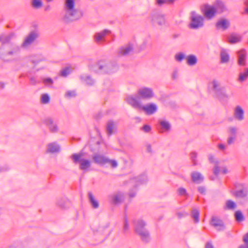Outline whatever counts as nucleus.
<instances>
[{
  "label": "nucleus",
  "mask_w": 248,
  "mask_h": 248,
  "mask_svg": "<svg viewBox=\"0 0 248 248\" xmlns=\"http://www.w3.org/2000/svg\"><path fill=\"white\" fill-rule=\"evenodd\" d=\"M133 50V45L128 44L121 47L118 51V54L120 56H127L131 53Z\"/></svg>",
  "instance_id": "obj_17"
},
{
  "label": "nucleus",
  "mask_w": 248,
  "mask_h": 248,
  "mask_svg": "<svg viewBox=\"0 0 248 248\" xmlns=\"http://www.w3.org/2000/svg\"><path fill=\"white\" fill-rule=\"evenodd\" d=\"M191 217L194 219L195 223L199 221V212L197 209H193L191 212Z\"/></svg>",
  "instance_id": "obj_36"
},
{
  "label": "nucleus",
  "mask_w": 248,
  "mask_h": 248,
  "mask_svg": "<svg viewBox=\"0 0 248 248\" xmlns=\"http://www.w3.org/2000/svg\"><path fill=\"white\" fill-rule=\"evenodd\" d=\"M106 164H109L112 168H116L118 166V163L115 160L110 159L108 157L107 158Z\"/></svg>",
  "instance_id": "obj_42"
},
{
  "label": "nucleus",
  "mask_w": 248,
  "mask_h": 248,
  "mask_svg": "<svg viewBox=\"0 0 248 248\" xmlns=\"http://www.w3.org/2000/svg\"><path fill=\"white\" fill-rule=\"evenodd\" d=\"M50 100V97L47 93H44L42 94L41 101L42 104H47L49 103Z\"/></svg>",
  "instance_id": "obj_37"
},
{
  "label": "nucleus",
  "mask_w": 248,
  "mask_h": 248,
  "mask_svg": "<svg viewBox=\"0 0 248 248\" xmlns=\"http://www.w3.org/2000/svg\"><path fill=\"white\" fill-rule=\"evenodd\" d=\"M134 230L136 234L140 236L144 243H148L150 240L149 231L145 228L146 223L142 219L134 221Z\"/></svg>",
  "instance_id": "obj_2"
},
{
  "label": "nucleus",
  "mask_w": 248,
  "mask_h": 248,
  "mask_svg": "<svg viewBox=\"0 0 248 248\" xmlns=\"http://www.w3.org/2000/svg\"><path fill=\"white\" fill-rule=\"evenodd\" d=\"M243 241L245 245H248V232L243 236Z\"/></svg>",
  "instance_id": "obj_57"
},
{
  "label": "nucleus",
  "mask_w": 248,
  "mask_h": 248,
  "mask_svg": "<svg viewBox=\"0 0 248 248\" xmlns=\"http://www.w3.org/2000/svg\"><path fill=\"white\" fill-rule=\"evenodd\" d=\"M76 95V93L74 91H68L65 94V96L68 98L75 97Z\"/></svg>",
  "instance_id": "obj_48"
},
{
  "label": "nucleus",
  "mask_w": 248,
  "mask_h": 248,
  "mask_svg": "<svg viewBox=\"0 0 248 248\" xmlns=\"http://www.w3.org/2000/svg\"><path fill=\"white\" fill-rule=\"evenodd\" d=\"M103 38L104 37L103 36H102L100 32H97L94 35V41L97 43H100L102 40Z\"/></svg>",
  "instance_id": "obj_44"
},
{
  "label": "nucleus",
  "mask_w": 248,
  "mask_h": 248,
  "mask_svg": "<svg viewBox=\"0 0 248 248\" xmlns=\"http://www.w3.org/2000/svg\"><path fill=\"white\" fill-rule=\"evenodd\" d=\"M46 60V58L42 54H35L28 57L26 59V61L31 62L33 64V67H35L39 62L45 61Z\"/></svg>",
  "instance_id": "obj_13"
},
{
  "label": "nucleus",
  "mask_w": 248,
  "mask_h": 248,
  "mask_svg": "<svg viewBox=\"0 0 248 248\" xmlns=\"http://www.w3.org/2000/svg\"><path fill=\"white\" fill-rule=\"evenodd\" d=\"M186 63L189 66L195 65L198 62L197 57L193 54H190L186 57Z\"/></svg>",
  "instance_id": "obj_27"
},
{
  "label": "nucleus",
  "mask_w": 248,
  "mask_h": 248,
  "mask_svg": "<svg viewBox=\"0 0 248 248\" xmlns=\"http://www.w3.org/2000/svg\"><path fill=\"white\" fill-rule=\"evenodd\" d=\"M220 62L222 63H227L230 60V56L226 49L222 48L220 53Z\"/></svg>",
  "instance_id": "obj_25"
},
{
  "label": "nucleus",
  "mask_w": 248,
  "mask_h": 248,
  "mask_svg": "<svg viewBox=\"0 0 248 248\" xmlns=\"http://www.w3.org/2000/svg\"><path fill=\"white\" fill-rule=\"evenodd\" d=\"M226 208L229 210H233L236 207V203L232 200H228L226 202Z\"/></svg>",
  "instance_id": "obj_38"
},
{
  "label": "nucleus",
  "mask_w": 248,
  "mask_h": 248,
  "mask_svg": "<svg viewBox=\"0 0 248 248\" xmlns=\"http://www.w3.org/2000/svg\"><path fill=\"white\" fill-rule=\"evenodd\" d=\"M21 47V46L16 43L8 44L4 53V55L10 57L16 56L20 52Z\"/></svg>",
  "instance_id": "obj_9"
},
{
  "label": "nucleus",
  "mask_w": 248,
  "mask_h": 248,
  "mask_svg": "<svg viewBox=\"0 0 248 248\" xmlns=\"http://www.w3.org/2000/svg\"><path fill=\"white\" fill-rule=\"evenodd\" d=\"M138 95L142 99H150L154 96V92L151 88L142 87L139 89Z\"/></svg>",
  "instance_id": "obj_11"
},
{
  "label": "nucleus",
  "mask_w": 248,
  "mask_h": 248,
  "mask_svg": "<svg viewBox=\"0 0 248 248\" xmlns=\"http://www.w3.org/2000/svg\"><path fill=\"white\" fill-rule=\"evenodd\" d=\"M248 195V191L246 189L236 190L233 193V195L236 198H244Z\"/></svg>",
  "instance_id": "obj_30"
},
{
  "label": "nucleus",
  "mask_w": 248,
  "mask_h": 248,
  "mask_svg": "<svg viewBox=\"0 0 248 248\" xmlns=\"http://www.w3.org/2000/svg\"><path fill=\"white\" fill-rule=\"evenodd\" d=\"M150 23L153 27H162L165 25L166 19L164 14L159 11H153L149 17Z\"/></svg>",
  "instance_id": "obj_3"
},
{
  "label": "nucleus",
  "mask_w": 248,
  "mask_h": 248,
  "mask_svg": "<svg viewBox=\"0 0 248 248\" xmlns=\"http://www.w3.org/2000/svg\"><path fill=\"white\" fill-rule=\"evenodd\" d=\"M14 33H10L9 34H2L0 35V42L2 44H9L11 40L15 37Z\"/></svg>",
  "instance_id": "obj_23"
},
{
  "label": "nucleus",
  "mask_w": 248,
  "mask_h": 248,
  "mask_svg": "<svg viewBox=\"0 0 248 248\" xmlns=\"http://www.w3.org/2000/svg\"><path fill=\"white\" fill-rule=\"evenodd\" d=\"M128 224L127 219L126 217H125L124 229V231H125L127 230H128Z\"/></svg>",
  "instance_id": "obj_60"
},
{
  "label": "nucleus",
  "mask_w": 248,
  "mask_h": 248,
  "mask_svg": "<svg viewBox=\"0 0 248 248\" xmlns=\"http://www.w3.org/2000/svg\"><path fill=\"white\" fill-rule=\"evenodd\" d=\"M235 219L238 222H241L244 220V217L240 211H237L234 214Z\"/></svg>",
  "instance_id": "obj_40"
},
{
  "label": "nucleus",
  "mask_w": 248,
  "mask_h": 248,
  "mask_svg": "<svg viewBox=\"0 0 248 248\" xmlns=\"http://www.w3.org/2000/svg\"><path fill=\"white\" fill-rule=\"evenodd\" d=\"M112 202L115 204H117L121 202V200L119 195H116L112 197Z\"/></svg>",
  "instance_id": "obj_49"
},
{
  "label": "nucleus",
  "mask_w": 248,
  "mask_h": 248,
  "mask_svg": "<svg viewBox=\"0 0 248 248\" xmlns=\"http://www.w3.org/2000/svg\"><path fill=\"white\" fill-rule=\"evenodd\" d=\"M205 248H214L212 243L210 242H207L205 245Z\"/></svg>",
  "instance_id": "obj_61"
},
{
  "label": "nucleus",
  "mask_w": 248,
  "mask_h": 248,
  "mask_svg": "<svg viewBox=\"0 0 248 248\" xmlns=\"http://www.w3.org/2000/svg\"><path fill=\"white\" fill-rule=\"evenodd\" d=\"M31 5L35 9L41 8L43 6V2L42 0H31Z\"/></svg>",
  "instance_id": "obj_32"
},
{
  "label": "nucleus",
  "mask_w": 248,
  "mask_h": 248,
  "mask_svg": "<svg viewBox=\"0 0 248 248\" xmlns=\"http://www.w3.org/2000/svg\"><path fill=\"white\" fill-rule=\"evenodd\" d=\"M248 78V68L246 69L245 72H241L239 74L238 81L240 82H242L246 80Z\"/></svg>",
  "instance_id": "obj_35"
},
{
  "label": "nucleus",
  "mask_w": 248,
  "mask_h": 248,
  "mask_svg": "<svg viewBox=\"0 0 248 248\" xmlns=\"http://www.w3.org/2000/svg\"><path fill=\"white\" fill-rule=\"evenodd\" d=\"M236 137L234 136H229L227 139V143L228 145L233 144L235 140Z\"/></svg>",
  "instance_id": "obj_51"
},
{
  "label": "nucleus",
  "mask_w": 248,
  "mask_h": 248,
  "mask_svg": "<svg viewBox=\"0 0 248 248\" xmlns=\"http://www.w3.org/2000/svg\"><path fill=\"white\" fill-rule=\"evenodd\" d=\"M208 159L210 163L215 164L216 162H219L214 157V156L211 154L208 155Z\"/></svg>",
  "instance_id": "obj_52"
},
{
  "label": "nucleus",
  "mask_w": 248,
  "mask_h": 248,
  "mask_svg": "<svg viewBox=\"0 0 248 248\" xmlns=\"http://www.w3.org/2000/svg\"><path fill=\"white\" fill-rule=\"evenodd\" d=\"M88 197L90 203L91 204L93 208L97 209L99 207V204L97 201H96L93 193L91 192H88Z\"/></svg>",
  "instance_id": "obj_29"
},
{
  "label": "nucleus",
  "mask_w": 248,
  "mask_h": 248,
  "mask_svg": "<svg viewBox=\"0 0 248 248\" xmlns=\"http://www.w3.org/2000/svg\"><path fill=\"white\" fill-rule=\"evenodd\" d=\"M230 22L226 19H220L216 24V27L218 30H226L230 26Z\"/></svg>",
  "instance_id": "obj_18"
},
{
  "label": "nucleus",
  "mask_w": 248,
  "mask_h": 248,
  "mask_svg": "<svg viewBox=\"0 0 248 248\" xmlns=\"http://www.w3.org/2000/svg\"><path fill=\"white\" fill-rule=\"evenodd\" d=\"M107 132L108 136L113 134L114 130L115 129V124L113 121H109L107 124Z\"/></svg>",
  "instance_id": "obj_28"
},
{
  "label": "nucleus",
  "mask_w": 248,
  "mask_h": 248,
  "mask_svg": "<svg viewBox=\"0 0 248 248\" xmlns=\"http://www.w3.org/2000/svg\"><path fill=\"white\" fill-rule=\"evenodd\" d=\"M175 58L177 61L180 62L185 58V55L183 53L180 52L175 55Z\"/></svg>",
  "instance_id": "obj_47"
},
{
  "label": "nucleus",
  "mask_w": 248,
  "mask_h": 248,
  "mask_svg": "<svg viewBox=\"0 0 248 248\" xmlns=\"http://www.w3.org/2000/svg\"><path fill=\"white\" fill-rule=\"evenodd\" d=\"M61 146L56 141L48 143L46 145L45 153L46 154L56 155L61 152Z\"/></svg>",
  "instance_id": "obj_10"
},
{
  "label": "nucleus",
  "mask_w": 248,
  "mask_h": 248,
  "mask_svg": "<svg viewBox=\"0 0 248 248\" xmlns=\"http://www.w3.org/2000/svg\"><path fill=\"white\" fill-rule=\"evenodd\" d=\"M214 96L221 102L226 101L230 97L225 87H220L218 81L214 80L212 82Z\"/></svg>",
  "instance_id": "obj_4"
},
{
  "label": "nucleus",
  "mask_w": 248,
  "mask_h": 248,
  "mask_svg": "<svg viewBox=\"0 0 248 248\" xmlns=\"http://www.w3.org/2000/svg\"><path fill=\"white\" fill-rule=\"evenodd\" d=\"M178 194L180 196H186L187 195L186 189L183 187H180L178 189Z\"/></svg>",
  "instance_id": "obj_50"
},
{
  "label": "nucleus",
  "mask_w": 248,
  "mask_h": 248,
  "mask_svg": "<svg viewBox=\"0 0 248 248\" xmlns=\"http://www.w3.org/2000/svg\"><path fill=\"white\" fill-rule=\"evenodd\" d=\"M79 78L82 83H84L88 86L93 85L95 83L94 80L90 76L88 75H81L80 76Z\"/></svg>",
  "instance_id": "obj_24"
},
{
  "label": "nucleus",
  "mask_w": 248,
  "mask_h": 248,
  "mask_svg": "<svg viewBox=\"0 0 248 248\" xmlns=\"http://www.w3.org/2000/svg\"><path fill=\"white\" fill-rule=\"evenodd\" d=\"M188 215V213L184 212H178L177 213V216L179 218H181L182 217H185Z\"/></svg>",
  "instance_id": "obj_55"
},
{
  "label": "nucleus",
  "mask_w": 248,
  "mask_h": 248,
  "mask_svg": "<svg viewBox=\"0 0 248 248\" xmlns=\"http://www.w3.org/2000/svg\"><path fill=\"white\" fill-rule=\"evenodd\" d=\"M160 125L162 128L166 131H168L170 128V123L166 121H161L159 122Z\"/></svg>",
  "instance_id": "obj_39"
},
{
  "label": "nucleus",
  "mask_w": 248,
  "mask_h": 248,
  "mask_svg": "<svg viewBox=\"0 0 248 248\" xmlns=\"http://www.w3.org/2000/svg\"><path fill=\"white\" fill-rule=\"evenodd\" d=\"M146 150H147V151L148 153H152V147H151V145L150 144H148L147 145V146H146Z\"/></svg>",
  "instance_id": "obj_62"
},
{
  "label": "nucleus",
  "mask_w": 248,
  "mask_h": 248,
  "mask_svg": "<svg viewBox=\"0 0 248 248\" xmlns=\"http://www.w3.org/2000/svg\"><path fill=\"white\" fill-rule=\"evenodd\" d=\"M197 157V154L196 152H192L191 153V158L193 162H194V165H196V159Z\"/></svg>",
  "instance_id": "obj_54"
},
{
  "label": "nucleus",
  "mask_w": 248,
  "mask_h": 248,
  "mask_svg": "<svg viewBox=\"0 0 248 248\" xmlns=\"http://www.w3.org/2000/svg\"><path fill=\"white\" fill-rule=\"evenodd\" d=\"M141 129L144 132L148 133L151 130V128L149 125L145 124L141 128Z\"/></svg>",
  "instance_id": "obj_53"
},
{
  "label": "nucleus",
  "mask_w": 248,
  "mask_h": 248,
  "mask_svg": "<svg viewBox=\"0 0 248 248\" xmlns=\"http://www.w3.org/2000/svg\"><path fill=\"white\" fill-rule=\"evenodd\" d=\"M191 178L192 182L197 184L201 183L204 180L203 175L198 171H193L191 173Z\"/></svg>",
  "instance_id": "obj_21"
},
{
  "label": "nucleus",
  "mask_w": 248,
  "mask_h": 248,
  "mask_svg": "<svg viewBox=\"0 0 248 248\" xmlns=\"http://www.w3.org/2000/svg\"><path fill=\"white\" fill-rule=\"evenodd\" d=\"M135 181L139 184H143L147 182V177L146 175L143 174L134 179Z\"/></svg>",
  "instance_id": "obj_34"
},
{
  "label": "nucleus",
  "mask_w": 248,
  "mask_h": 248,
  "mask_svg": "<svg viewBox=\"0 0 248 248\" xmlns=\"http://www.w3.org/2000/svg\"><path fill=\"white\" fill-rule=\"evenodd\" d=\"M234 117L235 119L239 121H242L244 119V112L240 106H237L234 111Z\"/></svg>",
  "instance_id": "obj_22"
},
{
  "label": "nucleus",
  "mask_w": 248,
  "mask_h": 248,
  "mask_svg": "<svg viewBox=\"0 0 248 248\" xmlns=\"http://www.w3.org/2000/svg\"><path fill=\"white\" fill-rule=\"evenodd\" d=\"M43 83L46 86H50L53 83L52 79L50 78H42Z\"/></svg>",
  "instance_id": "obj_43"
},
{
  "label": "nucleus",
  "mask_w": 248,
  "mask_h": 248,
  "mask_svg": "<svg viewBox=\"0 0 248 248\" xmlns=\"http://www.w3.org/2000/svg\"><path fill=\"white\" fill-rule=\"evenodd\" d=\"M82 153L75 154L72 155V159L75 163L80 162L79 168L81 170H86L91 167V162L90 160L81 158Z\"/></svg>",
  "instance_id": "obj_7"
},
{
  "label": "nucleus",
  "mask_w": 248,
  "mask_h": 248,
  "mask_svg": "<svg viewBox=\"0 0 248 248\" xmlns=\"http://www.w3.org/2000/svg\"><path fill=\"white\" fill-rule=\"evenodd\" d=\"M167 3V2L165 0H156V4L158 6H162L163 4Z\"/></svg>",
  "instance_id": "obj_58"
},
{
  "label": "nucleus",
  "mask_w": 248,
  "mask_h": 248,
  "mask_svg": "<svg viewBox=\"0 0 248 248\" xmlns=\"http://www.w3.org/2000/svg\"><path fill=\"white\" fill-rule=\"evenodd\" d=\"M238 63L241 66L246 64V52L245 50H241L238 52Z\"/></svg>",
  "instance_id": "obj_26"
},
{
  "label": "nucleus",
  "mask_w": 248,
  "mask_h": 248,
  "mask_svg": "<svg viewBox=\"0 0 248 248\" xmlns=\"http://www.w3.org/2000/svg\"><path fill=\"white\" fill-rule=\"evenodd\" d=\"M74 70V68L70 65L65 66L63 68V77H66L70 75Z\"/></svg>",
  "instance_id": "obj_33"
},
{
  "label": "nucleus",
  "mask_w": 248,
  "mask_h": 248,
  "mask_svg": "<svg viewBox=\"0 0 248 248\" xmlns=\"http://www.w3.org/2000/svg\"><path fill=\"white\" fill-rule=\"evenodd\" d=\"M129 195L130 198H133L135 196L136 193L133 191H130L129 192Z\"/></svg>",
  "instance_id": "obj_63"
},
{
  "label": "nucleus",
  "mask_w": 248,
  "mask_h": 248,
  "mask_svg": "<svg viewBox=\"0 0 248 248\" xmlns=\"http://www.w3.org/2000/svg\"><path fill=\"white\" fill-rule=\"evenodd\" d=\"M198 191L201 193L202 194H205L206 189L205 187L203 186H200L198 188Z\"/></svg>",
  "instance_id": "obj_56"
},
{
  "label": "nucleus",
  "mask_w": 248,
  "mask_h": 248,
  "mask_svg": "<svg viewBox=\"0 0 248 248\" xmlns=\"http://www.w3.org/2000/svg\"><path fill=\"white\" fill-rule=\"evenodd\" d=\"M191 15V22L189 27L192 29H197L202 27L203 25V17L199 15L196 14L195 12H192Z\"/></svg>",
  "instance_id": "obj_6"
},
{
  "label": "nucleus",
  "mask_w": 248,
  "mask_h": 248,
  "mask_svg": "<svg viewBox=\"0 0 248 248\" xmlns=\"http://www.w3.org/2000/svg\"><path fill=\"white\" fill-rule=\"evenodd\" d=\"M246 5L247 7L245 9V13L248 14V0L245 2Z\"/></svg>",
  "instance_id": "obj_64"
},
{
  "label": "nucleus",
  "mask_w": 248,
  "mask_h": 248,
  "mask_svg": "<svg viewBox=\"0 0 248 248\" xmlns=\"http://www.w3.org/2000/svg\"><path fill=\"white\" fill-rule=\"evenodd\" d=\"M126 102L134 108L141 109L142 105L140 102L133 96H128L126 98Z\"/></svg>",
  "instance_id": "obj_16"
},
{
  "label": "nucleus",
  "mask_w": 248,
  "mask_h": 248,
  "mask_svg": "<svg viewBox=\"0 0 248 248\" xmlns=\"http://www.w3.org/2000/svg\"><path fill=\"white\" fill-rule=\"evenodd\" d=\"M98 69L103 73L110 74L117 70L116 64L107 60H101L97 63Z\"/></svg>",
  "instance_id": "obj_5"
},
{
  "label": "nucleus",
  "mask_w": 248,
  "mask_h": 248,
  "mask_svg": "<svg viewBox=\"0 0 248 248\" xmlns=\"http://www.w3.org/2000/svg\"><path fill=\"white\" fill-rule=\"evenodd\" d=\"M210 223L217 231H222L225 229V226L223 221L217 217H213Z\"/></svg>",
  "instance_id": "obj_14"
},
{
  "label": "nucleus",
  "mask_w": 248,
  "mask_h": 248,
  "mask_svg": "<svg viewBox=\"0 0 248 248\" xmlns=\"http://www.w3.org/2000/svg\"><path fill=\"white\" fill-rule=\"evenodd\" d=\"M228 42L230 44H235L241 41V37L237 35L231 34L228 38Z\"/></svg>",
  "instance_id": "obj_31"
},
{
  "label": "nucleus",
  "mask_w": 248,
  "mask_h": 248,
  "mask_svg": "<svg viewBox=\"0 0 248 248\" xmlns=\"http://www.w3.org/2000/svg\"><path fill=\"white\" fill-rule=\"evenodd\" d=\"M102 36H103V37H105L107 34L110 33V31L107 29L104 30L100 32Z\"/></svg>",
  "instance_id": "obj_59"
},
{
  "label": "nucleus",
  "mask_w": 248,
  "mask_h": 248,
  "mask_svg": "<svg viewBox=\"0 0 248 248\" xmlns=\"http://www.w3.org/2000/svg\"><path fill=\"white\" fill-rule=\"evenodd\" d=\"M141 109L147 115H152L157 111V107L155 104L149 103L144 106L142 105Z\"/></svg>",
  "instance_id": "obj_15"
},
{
  "label": "nucleus",
  "mask_w": 248,
  "mask_h": 248,
  "mask_svg": "<svg viewBox=\"0 0 248 248\" xmlns=\"http://www.w3.org/2000/svg\"><path fill=\"white\" fill-rule=\"evenodd\" d=\"M64 20L71 22L79 20L83 16L82 10L75 8V0H65Z\"/></svg>",
  "instance_id": "obj_1"
},
{
  "label": "nucleus",
  "mask_w": 248,
  "mask_h": 248,
  "mask_svg": "<svg viewBox=\"0 0 248 248\" xmlns=\"http://www.w3.org/2000/svg\"><path fill=\"white\" fill-rule=\"evenodd\" d=\"M218 165L219 162H216L215 164H214V168L213 170L214 174L216 176H217L220 172V168Z\"/></svg>",
  "instance_id": "obj_45"
},
{
  "label": "nucleus",
  "mask_w": 248,
  "mask_h": 248,
  "mask_svg": "<svg viewBox=\"0 0 248 248\" xmlns=\"http://www.w3.org/2000/svg\"><path fill=\"white\" fill-rule=\"evenodd\" d=\"M237 128L234 126H230L228 129L229 136H234L236 137Z\"/></svg>",
  "instance_id": "obj_41"
},
{
  "label": "nucleus",
  "mask_w": 248,
  "mask_h": 248,
  "mask_svg": "<svg viewBox=\"0 0 248 248\" xmlns=\"http://www.w3.org/2000/svg\"><path fill=\"white\" fill-rule=\"evenodd\" d=\"M45 123L48 127L51 132L56 133L58 131L59 128L57 124L51 118H46L45 121Z\"/></svg>",
  "instance_id": "obj_19"
},
{
  "label": "nucleus",
  "mask_w": 248,
  "mask_h": 248,
  "mask_svg": "<svg viewBox=\"0 0 248 248\" xmlns=\"http://www.w3.org/2000/svg\"><path fill=\"white\" fill-rule=\"evenodd\" d=\"M107 158V157L97 153L94 154L92 156V158L94 163L102 165L106 164Z\"/></svg>",
  "instance_id": "obj_20"
},
{
  "label": "nucleus",
  "mask_w": 248,
  "mask_h": 248,
  "mask_svg": "<svg viewBox=\"0 0 248 248\" xmlns=\"http://www.w3.org/2000/svg\"><path fill=\"white\" fill-rule=\"evenodd\" d=\"M39 33L37 31H31L25 38L21 46L23 48H27L33 44L39 37Z\"/></svg>",
  "instance_id": "obj_8"
},
{
  "label": "nucleus",
  "mask_w": 248,
  "mask_h": 248,
  "mask_svg": "<svg viewBox=\"0 0 248 248\" xmlns=\"http://www.w3.org/2000/svg\"><path fill=\"white\" fill-rule=\"evenodd\" d=\"M29 80L30 84L32 85H35L40 83L39 81L37 79V78L34 76H31L29 77Z\"/></svg>",
  "instance_id": "obj_46"
},
{
  "label": "nucleus",
  "mask_w": 248,
  "mask_h": 248,
  "mask_svg": "<svg viewBox=\"0 0 248 248\" xmlns=\"http://www.w3.org/2000/svg\"><path fill=\"white\" fill-rule=\"evenodd\" d=\"M202 12L204 16L207 19H211L216 15L217 13L216 8L212 6H210L208 4H205L204 8L202 9Z\"/></svg>",
  "instance_id": "obj_12"
}]
</instances>
